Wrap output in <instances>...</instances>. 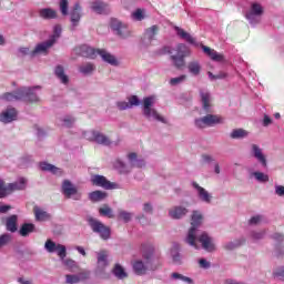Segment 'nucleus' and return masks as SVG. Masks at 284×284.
<instances>
[{"mask_svg":"<svg viewBox=\"0 0 284 284\" xmlns=\"http://www.w3.org/2000/svg\"><path fill=\"white\" fill-rule=\"evenodd\" d=\"M39 87L27 88L22 87L14 92H7L2 95L3 101H26L27 103H38L39 95L36 90Z\"/></svg>","mask_w":284,"mask_h":284,"instance_id":"f257e3e1","label":"nucleus"},{"mask_svg":"<svg viewBox=\"0 0 284 284\" xmlns=\"http://www.w3.org/2000/svg\"><path fill=\"white\" fill-rule=\"evenodd\" d=\"M150 252H144L142 258L132 262L134 274L138 276H144L148 272H154L156 265H154V248L150 247Z\"/></svg>","mask_w":284,"mask_h":284,"instance_id":"f03ea898","label":"nucleus"},{"mask_svg":"<svg viewBox=\"0 0 284 284\" xmlns=\"http://www.w3.org/2000/svg\"><path fill=\"white\" fill-rule=\"evenodd\" d=\"M201 223H203V213L200 211H193L191 215V227L185 237V243H187L190 247H194V250H199V245H196V236L199 234Z\"/></svg>","mask_w":284,"mask_h":284,"instance_id":"7ed1b4c3","label":"nucleus"},{"mask_svg":"<svg viewBox=\"0 0 284 284\" xmlns=\"http://www.w3.org/2000/svg\"><path fill=\"white\" fill-rule=\"evenodd\" d=\"M154 103H156V98L154 95L146 97L143 99L142 113L148 121H160V123H168L165 118L159 114V111L154 109Z\"/></svg>","mask_w":284,"mask_h":284,"instance_id":"20e7f679","label":"nucleus"},{"mask_svg":"<svg viewBox=\"0 0 284 284\" xmlns=\"http://www.w3.org/2000/svg\"><path fill=\"white\" fill-rule=\"evenodd\" d=\"M264 13L265 8L263 4L258 2H252L250 9L245 13V19L248 21L252 28H256L258 23H261V19H263Z\"/></svg>","mask_w":284,"mask_h":284,"instance_id":"39448f33","label":"nucleus"},{"mask_svg":"<svg viewBox=\"0 0 284 284\" xmlns=\"http://www.w3.org/2000/svg\"><path fill=\"white\" fill-rule=\"evenodd\" d=\"M225 123V119L221 115L207 114L203 118L195 120V125L200 129L214 128V125H221Z\"/></svg>","mask_w":284,"mask_h":284,"instance_id":"423d86ee","label":"nucleus"},{"mask_svg":"<svg viewBox=\"0 0 284 284\" xmlns=\"http://www.w3.org/2000/svg\"><path fill=\"white\" fill-rule=\"evenodd\" d=\"M195 243L197 245V250H204L205 252H215L216 251V244H214V239L207 235L206 232H197V235L195 236ZM199 243L201 245H199Z\"/></svg>","mask_w":284,"mask_h":284,"instance_id":"0eeeda50","label":"nucleus"},{"mask_svg":"<svg viewBox=\"0 0 284 284\" xmlns=\"http://www.w3.org/2000/svg\"><path fill=\"white\" fill-rule=\"evenodd\" d=\"M89 225H90L92 232H94L95 234H99V236L103 241H108V239H110V234H111L110 227L105 226L101 221H99L94 217H90Z\"/></svg>","mask_w":284,"mask_h":284,"instance_id":"6e6552de","label":"nucleus"},{"mask_svg":"<svg viewBox=\"0 0 284 284\" xmlns=\"http://www.w3.org/2000/svg\"><path fill=\"white\" fill-rule=\"evenodd\" d=\"M62 194L65 199H73V201H81V193L70 180H64L62 182Z\"/></svg>","mask_w":284,"mask_h":284,"instance_id":"1a4fd4ad","label":"nucleus"},{"mask_svg":"<svg viewBox=\"0 0 284 284\" xmlns=\"http://www.w3.org/2000/svg\"><path fill=\"white\" fill-rule=\"evenodd\" d=\"M84 139L87 141H94L99 145H110V138L105 134L101 133L100 131H85L83 133Z\"/></svg>","mask_w":284,"mask_h":284,"instance_id":"9d476101","label":"nucleus"},{"mask_svg":"<svg viewBox=\"0 0 284 284\" xmlns=\"http://www.w3.org/2000/svg\"><path fill=\"white\" fill-rule=\"evenodd\" d=\"M110 26L113 32L118 34V37H121L122 39H128V37H130V29L128 28V24H124L118 19L112 18Z\"/></svg>","mask_w":284,"mask_h":284,"instance_id":"9b49d317","label":"nucleus"},{"mask_svg":"<svg viewBox=\"0 0 284 284\" xmlns=\"http://www.w3.org/2000/svg\"><path fill=\"white\" fill-rule=\"evenodd\" d=\"M251 156L257 161L261 168H267V155L258 144H251Z\"/></svg>","mask_w":284,"mask_h":284,"instance_id":"f8f14e48","label":"nucleus"},{"mask_svg":"<svg viewBox=\"0 0 284 284\" xmlns=\"http://www.w3.org/2000/svg\"><path fill=\"white\" fill-rule=\"evenodd\" d=\"M44 250L50 254L57 252L58 256L63 261L67 256V248L63 244H57L52 240H48L44 244Z\"/></svg>","mask_w":284,"mask_h":284,"instance_id":"ddd939ff","label":"nucleus"},{"mask_svg":"<svg viewBox=\"0 0 284 284\" xmlns=\"http://www.w3.org/2000/svg\"><path fill=\"white\" fill-rule=\"evenodd\" d=\"M81 12H83V9L81 8V4L77 2L73 6V9L70 11V21H71V27L70 29L74 32L77 28H79V23L81 21Z\"/></svg>","mask_w":284,"mask_h":284,"instance_id":"4468645a","label":"nucleus"},{"mask_svg":"<svg viewBox=\"0 0 284 284\" xmlns=\"http://www.w3.org/2000/svg\"><path fill=\"white\" fill-rule=\"evenodd\" d=\"M91 183L97 185V187H103V190H114L116 187L115 183L108 181L103 175H92Z\"/></svg>","mask_w":284,"mask_h":284,"instance_id":"2eb2a0df","label":"nucleus"},{"mask_svg":"<svg viewBox=\"0 0 284 284\" xmlns=\"http://www.w3.org/2000/svg\"><path fill=\"white\" fill-rule=\"evenodd\" d=\"M192 187L195 190L197 197L202 203L210 205L212 203V193H209L203 186L199 185L196 182H192Z\"/></svg>","mask_w":284,"mask_h":284,"instance_id":"dca6fc26","label":"nucleus"},{"mask_svg":"<svg viewBox=\"0 0 284 284\" xmlns=\"http://www.w3.org/2000/svg\"><path fill=\"white\" fill-rule=\"evenodd\" d=\"M90 278V271H82L78 274H67L65 283L67 284H79L83 283V281H88Z\"/></svg>","mask_w":284,"mask_h":284,"instance_id":"f3484780","label":"nucleus"},{"mask_svg":"<svg viewBox=\"0 0 284 284\" xmlns=\"http://www.w3.org/2000/svg\"><path fill=\"white\" fill-rule=\"evenodd\" d=\"M200 101L202 103L203 111L210 112V108H212V94L207 89L200 90Z\"/></svg>","mask_w":284,"mask_h":284,"instance_id":"a211bd4d","label":"nucleus"},{"mask_svg":"<svg viewBox=\"0 0 284 284\" xmlns=\"http://www.w3.org/2000/svg\"><path fill=\"white\" fill-rule=\"evenodd\" d=\"M54 45V40H47L39 43L34 50L30 53L31 57H37V54H45L50 48Z\"/></svg>","mask_w":284,"mask_h":284,"instance_id":"6ab92c4d","label":"nucleus"},{"mask_svg":"<svg viewBox=\"0 0 284 284\" xmlns=\"http://www.w3.org/2000/svg\"><path fill=\"white\" fill-rule=\"evenodd\" d=\"M1 123H12V121H17V109L10 108L3 111L0 114Z\"/></svg>","mask_w":284,"mask_h":284,"instance_id":"aec40b11","label":"nucleus"},{"mask_svg":"<svg viewBox=\"0 0 284 284\" xmlns=\"http://www.w3.org/2000/svg\"><path fill=\"white\" fill-rule=\"evenodd\" d=\"M156 32H159V27L152 26L151 28L146 29L144 32V37L142 39L143 45H150L154 38L156 37Z\"/></svg>","mask_w":284,"mask_h":284,"instance_id":"412c9836","label":"nucleus"},{"mask_svg":"<svg viewBox=\"0 0 284 284\" xmlns=\"http://www.w3.org/2000/svg\"><path fill=\"white\" fill-rule=\"evenodd\" d=\"M98 54L101 57L104 63H109V65H119V60H116V57H114L112 53L103 49H98Z\"/></svg>","mask_w":284,"mask_h":284,"instance_id":"4be33fe9","label":"nucleus"},{"mask_svg":"<svg viewBox=\"0 0 284 284\" xmlns=\"http://www.w3.org/2000/svg\"><path fill=\"white\" fill-rule=\"evenodd\" d=\"M80 54L87 59H97V57H99V49L83 44L80 47Z\"/></svg>","mask_w":284,"mask_h":284,"instance_id":"5701e85b","label":"nucleus"},{"mask_svg":"<svg viewBox=\"0 0 284 284\" xmlns=\"http://www.w3.org/2000/svg\"><path fill=\"white\" fill-rule=\"evenodd\" d=\"M187 209L185 206L179 205V206H173L172 209L169 210V216L174 220L183 219L187 214Z\"/></svg>","mask_w":284,"mask_h":284,"instance_id":"b1692460","label":"nucleus"},{"mask_svg":"<svg viewBox=\"0 0 284 284\" xmlns=\"http://www.w3.org/2000/svg\"><path fill=\"white\" fill-rule=\"evenodd\" d=\"M28 185V180L26 178H19L18 181L13 183H9V194L12 192H19L21 190H26Z\"/></svg>","mask_w":284,"mask_h":284,"instance_id":"393cba45","label":"nucleus"},{"mask_svg":"<svg viewBox=\"0 0 284 284\" xmlns=\"http://www.w3.org/2000/svg\"><path fill=\"white\" fill-rule=\"evenodd\" d=\"M128 163L130 168H145V160L139 159V155H136V153L128 154Z\"/></svg>","mask_w":284,"mask_h":284,"instance_id":"a878e982","label":"nucleus"},{"mask_svg":"<svg viewBox=\"0 0 284 284\" xmlns=\"http://www.w3.org/2000/svg\"><path fill=\"white\" fill-rule=\"evenodd\" d=\"M33 212H34L36 221L45 222L52 219V215L50 213H48L45 210L39 206H34Z\"/></svg>","mask_w":284,"mask_h":284,"instance_id":"bb28decb","label":"nucleus"},{"mask_svg":"<svg viewBox=\"0 0 284 284\" xmlns=\"http://www.w3.org/2000/svg\"><path fill=\"white\" fill-rule=\"evenodd\" d=\"M175 30H176L178 37H180L181 39H184V41H186L187 43H191V45L199 47L196 39H194V37H192L190 33L185 32V30L179 27H176Z\"/></svg>","mask_w":284,"mask_h":284,"instance_id":"cd10ccee","label":"nucleus"},{"mask_svg":"<svg viewBox=\"0 0 284 284\" xmlns=\"http://www.w3.org/2000/svg\"><path fill=\"white\" fill-rule=\"evenodd\" d=\"M110 263L108 262V252L101 251L98 253V271L103 272Z\"/></svg>","mask_w":284,"mask_h":284,"instance_id":"c85d7f7f","label":"nucleus"},{"mask_svg":"<svg viewBox=\"0 0 284 284\" xmlns=\"http://www.w3.org/2000/svg\"><path fill=\"white\" fill-rule=\"evenodd\" d=\"M201 48H202L203 52L205 54H207V57H210V59H212V61H217V62L223 61V54H220L214 49H211L210 47H205L203 44H201Z\"/></svg>","mask_w":284,"mask_h":284,"instance_id":"c756f323","label":"nucleus"},{"mask_svg":"<svg viewBox=\"0 0 284 284\" xmlns=\"http://www.w3.org/2000/svg\"><path fill=\"white\" fill-rule=\"evenodd\" d=\"M39 17L50 21L51 19H57V11L54 9L43 8L39 10Z\"/></svg>","mask_w":284,"mask_h":284,"instance_id":"7c9ffc66","label":"nucleus"},{"mask_svg":"<svg viewBox=\"0 0 284 284\" xmlns=\"http://www.w3.org/2000/svg\"><path fill=\"white\" fill-rule=\"evenodd\" d=\"M201 62L193 60L191 62H189L187 64V71L190 72V74H192V77H199V74H201Z\"/></svg>","mask_w":284,"mask_h":284,"instance_id":"2f4dec72","label":"nucleus"},{"mask_svg":"<svg viewBox=\"0 0 284 284\" xmlns=\"http://www.w3.org/2000/svg\"><path fill=\"white\" fill-rule=\"evenodd\" d=\"M250 178L255 179V181H257V183H268V181H270V175H267L266 173H263L261 171L251 172Z\"/></svg>","mask_w":284,"mask_h":284,"instance_id":"473e14b6","label":"nucleus"},{"mask_svg":"<svg viewBox=\"0 0 284 284\" xmlns=\"http://www.w3.org/2000/svg\"><path fill=\"white\" fill-rule=\"evenodd\" d=\"M55 77L63 83L64 85H68V82L70 81L69 78L65 74V70L63 69L62 65L55 67L54 70Z\"/></svg>","mask_w":284,"mask_h":284,"instance_id":"72a5a7b5","label":"nucleus"},{"mask_svg":"<svg viewBox=\"0 0 284 284\" xmlns=\"http://www.w3.org/2000/svg\"><path fill=\"white\" fill-rule=\"evenodd\" d=\"M230 136L235 140L247 139L250 136V132L244 129H234L230 133Z\"/></svg>","mask_w":284,"mask_h":284,"instance_id":"f704fd0d","label":"nucleus"},{"mask_svg":"<svg viewBox=\"0 0 284 284\" xmlns=\"http://www.w3.org/2000/svg\"><path fill=\"white\" fill-rule=\"evenodd\" d=\"M91 9L93 12H97V14H105V10H108V4L101 1H93L91 4Z\"/></svg>","mask_w":284,"mask_h":284,"instance_id":"c9c22d12","label":"nucleus"},{"mask_svg":"<svg viewBox=\"0 0 284 284\" xmlns=\"http://www.w3.org/2000/svg\"><path fill=\"white\" fill-rule=\"evenodd\" d=\"M245 244V237H240L234 241L227 242L224 244L225 250H236V247H241V245Z\"/></svg>","mask_w":284,"mask_h":284,"instance_id":"e433bc0d","label":"nucleus"},{"mask_svg":"<svg viewBox=\"0 0 284 284\" xmlns=\"http://www.w3.org/2000/svg\"><path fill=\"white\" fill-rule=\"evenodd\" d=\"M105 196H108V194L103 191H93V192L89 193V199L93 203H99V202L103 201V199H105Z\"/></svg>","mask_w":284,"mask_h":284,"instance_id":"4c0bfd02","label":"nucleus"},{"mask_svg":"<svg viewBox=\"0 0 284 284\" xmlns=\"http://www.w3.org/2000/svg\"><path fill=\"white\" fill-rule=\"evenodd\" d=\"M112 272L113 275L120 281H123V278H128V273L125 272V268L121 266V264H115Z\"/></svg>","mask_w":284,"mask_h":284,"instance_id":"58836bf2","label":"nucleus"},{"mask_svg":"<svg viewBox=\"0 0 284 284\" xmlns=\"http://www.w3.org/2000/svg\"><path fill=\"white\" fill-rule=\"evenodd\" d=\"M40 169L42 170V172H51V174H59V172H61V169L48 162H41Z\"/></svg>","mask_w":284,"mask_h":284,"instance_id":"ea45409f","label":"nucleus"},{"mask_svg":"<svg viewBox=\"0 0 284 284\" xmlns=\"http://www.w3.org/2000/svg\"><path fill=\"white\" fill-rule=\"evenodd\" d=\"M97 70V67L93 63H87L79 67V72L84 77L92 74Z\"/></svg>","mask_w":284,"mask_h":284,"instance_id":"a19ab883","label":"nucleus"},{"mask_svg":"<svg viewBox=\"0 0 284 284\" xmlns=\"http://www.w3.org/2000/svg\"><path fill=\"white\" fill-rule=\"evenodd\" d=\"M171 257L173 263H175L176 265H181V253L179 252V244H174L173 247L171 248Z\"/></svg>","mask_w":284,"mask_h":284,"instance_id":"79ce46f5","label":"nucleus"},{"mask_svg":"<svg viewBox=\"0 0 284 284\" xmlns=\"http://www.w3.org/2000/svg\"><path fill=\"white\" fill-rule=\"evenodd\" d=\"M17 221H18L17 215H11L7 219V230L9 232H17Z\"/></svg>","mask_w":284,"mask_h":284,"instance_id":"37998d69","label":"nucleus"},{"mask_svg":"<svg viewBox=\"0 0 284 284\" xmlns=\"http://www.w3.org/2000/svg\"><path fill=\"white\" fill-rule=\"evenodd\" d=\"M19 232H20L21 236H28V234H32V232H34V224H32V223H24L20 227Z\"/></svg>","mask_w":284,"mask_h":284,"instance_id":"c03bdc74","label":"nucleus"},{"mask_svg":"<svg viewBox=\"0 0 284 284\" xmlns=\"http://www.w3.org/2000/svg\"><path fill=\"white\" fill-rule=\"evenodd\" d=\"M171 278L173 281H182V283H187V284L194 283V281L191 277H187V276H185L181 273H176V272L171 274Z\"/></svg>","mask_w":284,"mask_h":284,"instance_id":"a18cd8bd","label":"nucleus"},{"mask_svg":"<svg viewBox=\"0 0 284 284\" xmlns=\"http://www.w3.org/2000/svg\"><path fill=\"white\" fill-rule=\"evenodd\" d=\"M175 55L182 57L185 59V57H190V49L187 48V45H185L183 43L178 44Z\"/></svg>","mask_w":284,"mask_h":284,"instance_id":"49530a36","label":"nucleus"},{"mask_svg":"<svg viewBox=\"0 0 284 284\" xmlns=\"http://www.w3.org/2000/svg\"><path fill=\"white\" fill-rule=\"evenodd\" d=\"M114 169L118 170L121 174H128V172H130V168H128L121 160H116L114 162Z\"/></svg>","mask_w":284,"mask_h":284,"instance_id":"de8ad7c7","label":"nucleus"},{"mask_svg":"<svg viewBox=\"0 0 284 284\" xmlns=\"http://www.w3.org/2000/svg\"><path fill=\"white\" fill-rule=\"evenodd\" d=\"M171 61H173L175 68H183L185 65V58L181 55H171Z\"/></svg>","mask_w":284,"mask_h":284,"instance_id":"09e8293b","label":"nucleus"},{"mask_svg":"<svg viewBox=\"0 0 284 284\" xmlns=\"http://www.w3.org/2000/svg\"><path fill=\"white\" fill-rule=\"evenodd\" d=\"M62 31H63V29L61 28V26L55 24L53 27V34L50 37L49 41L53 40V43H57V39H59V37H61Z\"/></svg>","mask_w":284,"mask_h":284,"instance_id":"8fccbe9b","label":"nucleus"},{"mask_svg":"<svg viewBox=\"0 0 284 284\" xmlns=\"http://www.w3.org/2000/svg\"><path fill=\"white\" fill-rule=\"evenodd\" d=\"M132 19H134V21H143L145 19V11L143 9H136L132 13Z\"/></svg>","mask_w":284,"mask_h":284,"instance_id":"3c124183","label":"nucleus"},{"mask_svg":"<svg viewBox=\"0 0 284 284\" xmlns=\"http://www.w3.org/2000/svg\"><path fill=\"white\" fill-rule=\"evenodd\" d=\"M186 79H187V75L185 74L179 75L176 78H172L170 80V85H181V83H185Z\"/></svg>","mask_w":284,"mask_h":284,"instance_id":"603ef678","label":"nucleus"},{"mask_svg":"<svg viewBox=\"0 0 284 284\" xmlns=\"http://www.w3.org/2000/svg\"><path fill=\"white\" fill-rule=\"evenodd\" d=\"M8 194H10L9 184L6 185L3 180H0V199H3L4 196H8Z\"/></svg>","mask_w":284,"mask_h":284,"instance_id":"864d4df0","label":"nucleus"},{"mask_svg":"<svg viewBox=\"0 0 284 284\" xmlns=\"http://www.w3.org/2000/svg\"><path fill=\"white\" fill-rule=\"evenodd\" d=\"M133 216H134V213H130L126 211L119 212V219H122V221H124V223H130V221H132Z\"/></svg>","mask_w":284,"mask_h":284,"instance_id":"5fc2aeb1","label":"nucleus"},{"mask_svg":"<svg viewBox=\"0 0 284 284\" xmlns=\"http://www.w3.org/2000/svg\"><path fill=\"white\" fill-rule=\"evenodd\" d=\"M10 241H12V235L4 233L0 236V250L1 247H6V245H8V243H10Z\"/></svg>","mask_w":284,"mask_h":284,"instance_id":"6e6d98bb","label":"nucleus"},{"mask_svg":"<svg viewBox=\"0 0 284 284\" xmlns=\"http://www.w3.org/2000/svg\"><path fill=\"white\" fill-rule=\"evenodd\" d=\"M265 221V217L263 215H254L248 220L250 225H261Z\"/></svg>","mask_w":284,"mask_h":284,"instance_id":"4d7b16f0","label":"nucleus"},{"mask_svg":"<svg viewBox=\"0 0 284 284\" xmlns=\"http://www.w3.org/2000/svg\"><path fill=\"white\" fill-rule=\"evenodd\" d=\"M74 118L72 115H67L62 119V125L64 128H72L74 125Z\"/></svg>","mask_w":284,"mask_h":284,"instance_id":"13d9d810","label":"nucleus"},{"mask_svg":"<svg viewBox=\"0 0 284 284\" xmlns=\"http://www.w3.org/2000/svg\"><path fill=\"white\" fill-rule=\"evenodd\" d=\"M61 262L63 263V265H65V267H68V270H74L77 268V262L70 258H63L61 260Z\"/></svg>","mask_w":284,"mask_h":284,"instance_id":"bf43d9fd","label":"nucleus"},{"mask_svg":"<svg viewBox=\"0 0 284 284\" xmlns=\"http://www.w3.org/2000/svg\"><path fill=\"white\" fill-rule=\"evenodd\" d=\"M102 216H109V219H113L114 214H112V209L110 206H104L99 210Z\"/></svg>","mask_w":284,"mask_h":284,"instance_id":"052dcab7","label":"nucleus"},{"mask_svg":"<svg viewBox=\"0 0 284 284\" xmlns=\"http://www.w3.org/2000/svg\"><path fill=\"white\" fill-rule=\"evenodd\" d=\"M265 231L252 232L251 237L253 241H262V239H265Z\"/></svg>","mask_w":284,"mask_h":284,"instance_id":"680f3d73","label":"nucleus"},{"mask_svg":"<svg viewBox=\"0 0 284 284\" xmlns=\"http://www.w3.org/2000/svg\"><path fill=\"white\" fill-rule=\"evenodd\" d=\"M60 12L63 17H68V0H60Z\"/></svg>","mask_w":284,"mask_h":284,"instance_id":"e2e57ef3","label":"nucleus"},{"mask_svg":"<svg viewBox=\"0 0 284 284\" xmlns=\"http://www.w3.org/2000/svg\"><path fill=\"white\" fill-rule=\"evenodd\" d=\"M30 161H32V156L30 155H24L20 159V168H28V163H30Z\"/></svg>","mask_w":284,"mask_h":284,"instance_id":"0e129e2a","label":"nucleus"},{"mask_svg":"<svg viewBox=\"0 0 284 284\" xmlns=\"http://www.w3.org/2000/svg\"><path fill=\"white\" fill-rule=\"evenodd\" d=\"M274 276H276V278H280V281H284V266L278 267V268L274 272Z\"/></svg>","mask_w":284,"mask_h":284,"instance_id":"69168bd1","label":"nucleus"},{"mask_svg":"<svg viewBox=\"0 0 284 284\" xmlns=\"http://www.w3.org/2000/svg\"><path fill=\"white\" fill-rule=\"evenodd\" d=\"M118 108L119 110H130V108H132V104H130V102L126 101H121L118 102Z\"/></svg>","mask_w":284,"mask_h":284,"instance_id":"338daca9","label":"nucleus"},{"mask_svg":"<svg viewBox=\"0 0 284 284\" xmlns=\"http://www.w3.org/2000/svg\"><path fill=\"white\" fill-rule=\"evenodd\" d=\"M202 163H214V156L210 154H202Z\"/></svg>","mask_w":284,"mask_h":284,"instance_id":"774afa93","label":"nucleus"}]
</instances>
